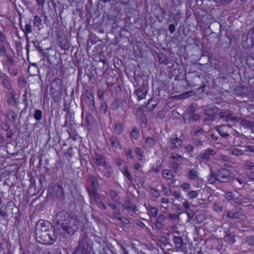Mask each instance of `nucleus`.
<instances>
[{
	"label": "nucleus",
	"instance_id": "obj_60",
	"mask_svg": "<svg viewBox=\"0 0 254 254\" xmlns=\"http://www.w3.org/2000/svg\"><path fill=\"white\" fill-rule=\"evenodd\" d=\"M236 180L240 185H243L244 183V181L240 178H237Z\"/></svg>",
	"mask_w": 254,
	"mask_h": 254
},
{
	"label": "nucleus",
	"instance_id": "obj_41",
	"mask_svg": "<svg viewBox=\"0 0 254 254\" xmlns=\"http://www.w3.org/2000/svg\"><path fill=\"white\" fill-rule=\"evenodd\" d=\"M180 187L184 190H189L190 188V184L188 183H183L180 185Z\"/></svg>",
	"mask_w": 254,
	"mask_h": 254
},
{
	"label": "nucleus",
	"instance_id": "obj_5",
	"mask_svg": "<svg viewBox=\"0 0 254 254\" xmlns=\"http://www.w3.org/2000/svg\"><path fill=\"white\" fill-rule=\"evenodd\" d=\"M50 193L53 197L57 198L59 200H63L64 198V189L60 185L54 186L51 189Z\"/></svg>",
	"mask_w": 254,
	"mask_h": 254
},
{
	"label": "nucleus",
	"instance_id": "obj_61",
	"mask_svg": "<svg viewBox=\"0 0 254 254\" xmlns=\"http://www.w3.org/2000/svg\"><path fill=\"white\" fill-rule=\"evenodd\" d=\"M137 225L142 228H143L144 227H145V224L142 222L140 221L137 223Z\"/></svg>",
	"mask_w": 254,
	"mask_h": 254
},
{
	"label": "nucleus",
	"instance_id": "obj_14",
	"mask_svg": "<svg viewBox=\"0 0 254 254\" xmlns=\"http://www.w3.org/2000/svg\"><path fill=\"white\" fill-rule=\"evenodd\" d=\"M170 142L174 148H178L181 145L182 141L177 137H174L170 139Z\"/></svg>",
	"mask_w": 254,
	"mask_h": 254
},
{
	"label": "nucleus",
	"instance_id": "obj_18",
	"mask_svg": "<svg viewBox=\"0 0 254 254\" xmlns=\"http://www.w3.org/2000/svg\"><path fill=\"white\" fill-rule=\"evenodd\" d=\"M213 209L218 212H221L223 210V206L219 202H215L212 206Z\"/></svg>",
	"mask_w": 254,
	"mask_h": 254
},
{
	"label": "nucleus",
	"instance_id": "obj_37",
	"mask_svg": "<svg viewBox=\"0 0 254 254\" xmlns=\"http://www.w3.org/2000/svg\"><path fill=\"white\" fill-rule=\"evenodd\" d=\"M121 220H120L123 225L124 227H127V225L129 224V220L126 217H123L121 218Z\"/></svg>",
	"mask_w": 254,
	"mask_h": 254
},
{
	"label": "nucleus",
	"instance_id": "obj_45",
	"mask_svg": "<svg viewBox=\"0 0 254 254\" xmlns=\"http://www.w3.org/2000/svg\"><path fill=\"white\" fill-rule=\"evenodd\" d=\"M166 219V216L163 213H160L156 218V220L163 222Z\"/></svg>",
	"mask_w": 254,
	"mask_h": 254
},
{
	"label": "nucleus",
	"instance_id": "obj_21",
	"mask_svg": "<svg viewBox=\"0 0 254 254\" xmlns=\"http://www.w3.org/2000/svg\"><path fill=\"white\" fill-rule=\"evenodd\" d=\"M245 241L249 246L254 247V236H248Z\"/></svg>",
	"mask_w": 254,
	"mask_h": 254
},
{
	"label": "nucleus",
	"instance_id": "obj_31",
	"mask_svg": "<svg viewBox=\"0 0 254 254\" xmlns=\"http://www.w3.org/2000/svg\"><path fill=\"white\" fill-rule=\"evenodd\" d=\"M110 141L111 142V144L113 146V147L115 148H118L120 147V144L119 143L118 140L115 137H112L110 139Z\"/></svg>",
	"mask_w": 254,
	"mask_h": 254
},
{
	"label": "nucleus",
	"instance_id": "obj_7",
	"mask_svg": "<svg viewBox=\"0 0 254 254\" xmlns=\"http://www.w3.org/2000/svg\"><path fill=\"white\" fill-rule=\"evenodd\" d=\"M124 208L127 210L130 209L133 212H136L137 211V208L135 205L132 203L128 197H126L124 200Z\"/></svg>",
	"mask_w": 254,
	"mask_h": 254
},
{
	"label": "nucleus",
	"instance_id": "obj_34",
	"mask_svg": "<svg viewBox=\"0 0 254 254\" xmlns=\"http://www.w3.org/2000/svg\"><path fill=\"white\" fill-rule=\"evenodd\" d=\"M42 114L41 111L37 110L35 111L34 114V118L36 120H40L42 118Z\"/></svg>",
	"mask_w": 254,
	"mask_h": 254
},
{
	"label": "nucleus",
	"instance_id": "obj_51",
	"mask_svg": "<svg viewBox=\"0 0 254 254\" xmlns=\"http://www.w3.org/2000/svg\"><path fill=\"white\" fill-rule=\"evenodd\" d=\"M133 168L135 169V170H138V171H140V169H141V165L139 163H136V164H135L133 166Z\"/></svg>",
	"mask_w": 254,
	"mask_h": 254
},
{
	"label": "nucleus",
	"instance_id": "obj_17",
	"mask_svg": "<svg viewBox=\"0 0 254 254\" xmlns=\"http://www.w3.org/2000/svg\"><path fill=\"white\" fill-rule=\"evenodd\" d=\"M216 181H217L216 174H215L214 172H211V173L208 178V182L210 184H214Z\"/></svg>",
	"mask_w": 254,
	"mask_h": 254
},
{
	"label": "nucleus",
	"instance_id": "obj_9",
	"mask_svg": "<svg viewBox=\"0 0 254 254\" xmlns=\"http://www.w3.org/2000/svg\"><path fill=\"white\" fill-rule=\"evenodd\" d=\"M148 91V87L147 85H144L142 89L138 88L136 92V95L139 100L143 99L146 96V93Z\"/></svg>",
	"mask_w": 254,
	"mask_h": 254
},
{
	"label": "nucleus",
	"instance_id": "obj_22",
	"mask_svg": "<svg viewBox=\"0 0 254 254\" xmlns=\"http://www.w3.org/2000/svg\"><path fill=\"white\" fill-rule=\"evenodd\" d=\"M162 222L156 220L154 222L155 228L159 230H163L165 228V225L162 223Z\"/></svg>",
	"mask_w": 254,
	"mask_h": 254
},
{
	"label": "nucleus",
	"instance_id": "obj_56",
	"mask_svg": "<svg viewBox=\"0 0 254 254\" xmlns=\"http://www.w3.org/2000/svg\"><path fill=\"white\" fill-rule=\"evenodd\" d=\"M169 30L171 33H173L175 31V27L173 25L171 24L169 27Z\"/></svg>",
	"mask_w": 254,
	"mask_h": 254
},
{
	"label": "nucleus",
	"instance_id": "obj_10",
	"mask_svg": "<svg viewBox=\"0 0 254 254\" xmlns=\"http://www.w3.org/2000/svg\"><path fill=\"white\" fill-rule=\"evenodd\" d=\"M108 193L113 202L116 203H120V196L115 190H110Z\"/></svg>",
	"mask_w": 254,
	"mask_h": 254
},
{
	"label": "nucleus",
	"instance_id": "obj_36",
	"mask_svg": "<svg viewBox=\"0 0 254 254\" xmlns=\"http://www.w3.org/2000/svg\"><path fill=\"white\" fill-rule=\"evenodd\" d=\"M170 167L172 169L174 170L175 171H176L179 169L180 165H179L178 163L173 162V161H172L170 163Z\"/></svg>",
	"mask_w": 254,
	"mask_h": 254
},
{
	"label": "nucleus",
	"instance_id": "obj_11",
	"mask_svg": "<svg viewBox=\"0 0 254 254\" xmlns=\"http://www.w3.org/2000/svg\"><path fill=\"white\" fill-rule=\"evenodd\" d=\"M173 242L176 248L182 249L183 247V242L182 239L179 236H174Z\"/></svg>",
	"mask_w": 254,
	"mask_h": 254
},
{
	"label": "nucleus",
	"instance_id": "obj_48",
	"mask_svg": "<svg viewBox=\"0 0 254 254\" xmlns=\"http://www.w3.org/2000/svg\"><path fill=\"white\" fill-rule=\"evenodd\" d=\"M226 120L229 122L232 121L233 124H235L236 119L231 117V115H228Z\"/></svg>",
	"mask_w": 254,
	"mask_h": 254
},
{
	"label": "nucleus",
	"instance_id": "obj_1",
	"mask_svg": "<svg viewBox=\"0 0 254 254\" xmlns=\"http://www.w3.org/2000/svg\"><path fill=\"white\" fill-rule=\"evenodd\" d=\"M35 233L37 242L42 244L52 245L57 239L51 224L44 220H40L37 223Z\"/></svg>",
	"mask_w": 254,
	"mask_h": 254
},
{
	"label": "nucleus",
	"instance_id": "obj_23",
	"mask_svg": "<svg viewBox=\"0 0 254 254\" xmlns=\"http://www.w3.org/2000/svg\"><path fill=\"white\" fill-rule=\"evenodd\" d=\"M158 211V209L156 207L153 206V207L151 208L148 214L151 217H155L157 216Z\"/></svg>",
	"mask_w": 254,
	"mask_h": 254
},
{
	"label": "nucleus",
	"instance_id": "obj_44",
	"mask_svg": "<svg viewBox=\"0 0 254 254\" xmlns=\"http://www.w3.org/2000/svg\"><path fill=\"white\" fill-rule=\"evenodd\" d=\"M146 144L149 146H152L154 144L155 141L151 137H149L147 138L146 140Z\"/></svg>",
	"mask_w": 254,
	"mask_h": 254
},
{
	"label": "nucleus",
	"instance_id": "obj_16",
	"mask_svg": "<svg viewBox=\"0 0 254 254\" xmlns=\"http://www.w3.org/2000/svg\"><path fill=\"white\" fill-rule=\"evenodd\" d=\"M227 216L230 217L232 219H240L241 217V214L238 211H236L234 212H227Z\"/></svg>",
	"mask_w": 254,
	"mask_h": 254
},
{
	"label": "nucleus",
	"instance_id": "obj_27",
	"mask_svg": "<svg viewBox=\"0 0 254 254\" xmlns=\"http://www.w3.org/2000/svg\"><path fill=\"white\" fill-rule=\"evenodd\" d=\"M198 195L197 191L192 190L188 191V196L190 199H193L197 197Z\"/></svg>",
	"mask_w": 254,
	"mask_h": 254
},
{
	"label": "nucleus",
	"instance_id": "obj_59",
	"mask_svg": "<svg viewBox=\"0 0 254 254\" xmlns=\"http://www.w3.org/2000/svg\"><path fill=\"white\" fill-rule=\"evenodd\" d=\"M115 129L116 130H118V132L121 131V126L120 124L116 125Z\"/></svg>",
	"mask_w": 254,
	"mask_h": 254
},
{
	"label": "nucleus",
	"instance_id": "obj_47",
	"mask_svg": "<svg viewBox=\"0 0 254 254\" xmlns=\"http://www.w3.org/2000/svg\"><path fill=\"white\" fill-rule=\"evenodd\" d=\"M98 207L103 209L104 210H106L107 209V206L102 202L101 201L98 204H97Z\"/></svg>",
	"mask_w": 254,
	"mask_h": 254
},
{
	"label": "nucleus",
	"instance_id": "obj_43",
	"mask_svg": "<svg viewBox=\"0 0 254 254\" xmlns=\"http://www.w3.org/2000/svg\"><path fill=\"white\" fill-rule=\"evenodd\" d=\"M108 205L113 210H116L117 208V205L115 202H112L110 201L108 202Z\"/></svg>",
	"mask_w": 254,
	"mask_h": 254
},
{
	"label": "nucleus",
	"instance_id": "obj_12",
	"mask_svg": "<svg viewBox=\"0 0 254 254\" xmlns=\"http://www.w3.org/2000/svg\"><path fill=\"white\" fill-rule=\"evenodd\" d=\"M122 172L124 175L127 178V179L130 182L132 181V178L130 173L128 171L127 167L124 166L123 168Z\"/></svg>",
	"mask_w": 254,
	"mask_h": 254
},
{
	"label": "nucleus",
	"instance_id": "obj_42",
	"mask_svg": "<svg viewBox=\"0 0 254 254\" xmlns=\"http://www.w3.org/2000/svg\"><path fill=\"white\" fill-rule=\"evenodd\" d=\"M151 190L152 194L154 197H158L160 196V192L157 190L153 188H151Z\"/></svg>",
	"mask_w": 254,
	"mask_h": 254
},
{
	"label": "nucleus",
	"instance_id": "obj_52",
	"mask_svg": "<svg viewBox=\"0 0 254 254\" xmlns=\"http://www.w3.org/2000/svg\"><path fill=\"white\" fill-rule=\"evenodd\" d=\"M248 178L254 181V171L250 173L248 175Z\"/></svg>",
	"mask_w": 254,
	"mask_h": 254
},
{
	"label": "nucleus",
	"instance_id": "obj_13",
	"mask_svg": "<svg viewBox=\"0 0 254 254\" xmlns=\"http://www.w3.org/2000/svg\"><path fill=\"white\" fill-rule=\"evenodd\" d=\"M89 181L91 183L92 187L90 189H95L97 190L98 188V182L97 179L94 176H91L89 178Z\"/></svg>",
	"mask_w": 254,
	"mask_h": 254
},
{
	"label": "nucleus",
	"instance_id": "obj_15",
	"mask_svg": "<svg viewBox=\"0 0 254 254\" xmlns=\"http://www.w3.org/2000/svg\"><path fill=\"white\" fill-rule=\"evenodd\" d=\"M215 154V152L210 149H208L205 150L204 155L202 157V159H208V158L210 157L211 156H213Z\"/></svg>",
	"mask_w": 254,
	"mask_h": 254
},
{
	"label": "nucleus",
	"instance_id": "obj_58",
	"mask_svg": "<svg viewBox=\"0 0 254 254\" xmlns=\"http://www.w3.org/2000/svg\"><path fill=\"white\" fill-rule=\"evenodd\" d=\"M144 206L146 207V208L147 209V210L148 211V213L151 210V208L153 207V206H151V205H150L149 204H145Z\"/></svg>",
	"mask_w": 254,
	"mask_h": 254
},
{
	"label": "nucleus",
	"instance_id": "obj_57",
	"mask_svg": "<svg viewBox=\"0 0 254 254\" xmlns=\"http://www.w3.org/2000/svg\"><path fill=\"white\" fill-rule=\"evenodd\" d=\"M185 149L188 151H191L193 150V147L191 145H188L185 147Z\"/></svg>",
	"mask_w": 254,
	"mask_h": 254
},
{
	"label": "nucleus",
	"instance_id": "obj_40",
	"mask_svg": "<svg viewBox=\"0 0 254 254\" xmlns=\"http://www.w3.org/2000/svg\"><path fill=\"white\" fill-rule=\"evenodd\" d=\"M34 24L37 26H39L41 24V19L37 16L34 17Z\"/></svg>",
	"mask_w": 254,
	"mask_h": 254
},
{
	"label": "nucleus",
	"instance_id": "obj_49",
	"mask_svg": "<svg viewBox=\"0 0 254 254\" xmlns=\"http://www.w3.org/2000/svg\"><path fill=\"white\" fill-rule=\"evenodd\" d=\"M183 205L185 207L186 209L187 210V211L189 210L190 209V203L188 201H185L183 203Z\"/></svg>",
	"mask_w": 254,
	"mask_h": 254
},
{
	"label": "nucleus",
	"instance_id": "obj_35",
	"mask_svg": "<svg viewBox=\"0 0 254 254\" xmlns=\"http://www.w3.org/2000/svg\"><path fill=\"white\" fill-rule=\"evenodd\" d=\"M113 215L119 220H121V218L124 217L119 211L113 212Z\"/></svg>",
	"mask_w": 254,
	"mask_h": 254
},
{
	"label": "nucleus",
	"instance_id": "obj_33",
	"mask_svg": "<svg viewBox=\"0 0 254 254\" xmlns=\"http://www.w3.org/2000/svg\"><path fill=\"white\" fill-rule=\"evenodd\" d=\"M162 191L167 196L170 195L172 191L170 189H168L165 185H162Z\"/></svg>",
	"mask_w": 254,
	"mask_h": 254
},
{
	"label": "nucleus",
	"instance_id": "obj_32",
	"mask_svg": "<svg viewBox=\"0 0 254 254\" xmlns=\"http://www.w3.org/2000/svg\"><path fill=\"white\" fill-rule=\"evenodd\" d=\"M225 198L228 200H232L235 199V196L231 191H227L225 193Z\"/></svg>",
	"mask_w": 254,
	"mask_h": 254
},
{
	"label": "nucleus",
	"instance_id": "obj_46",
	"mask_svg": "<svg viewBox=\"0 0 254 254\" xmlns=\"http://www.w3.org/2000/svg\"><path fill=\"white\" fill-rule=\"evenodd\" d=\"M169 218L172 220H175L179 218V215L176 214L170 213L168 215Z\"/></svg>",
	"mask_w": 254,
	"mask_h": 254
},
{
	"label": "nucleus",
	"instance_id": "obj_63",
	"mask_svg": "<svg viewBox=\"0 0 254 254\" xmlns=\"http://www.w3.org/2000/svg\"><path fill=\"white\" fill-rule=\"evenodd\" d=\"M220 132V135L223 136H225L228 135V134L227 133H225V132L221 133L220 132Z\"/></svg>",
	"mask_w": 254,
	"mask_h": 254
},
{
	"label": "nucleus",
	"instance_id": "obj_38",
	"mask_svg": "<svg viewBox=\"0 0 254 254\" xmlns=\"http://www.w3.org/2000/svg\"><path fill=\"white\" fill-rule=\"evenodd\" d=\"M131 136L134 139H137L139 136L138 130L136 128L133 129L131 132Z\"/></svg>",
	"mask_w": 254,
	"mask_h": 254
},
{
	"label": "nucleus",
	"instance_id": "obj_53",
	"mask_svg": "<svg viewBox=\"0 0 254 254\" xmlns=\"http://www.w3.org/2000/svg\"><path fill=\"white\" fill-rule=\"evenodd\" d=\"M25 30L27 32V33H30L31 32L30 25L27 24L25 26Z\"/></svg>",
	"mask_w": 254,
	"mask_h": 254
},
{
	"label": "nucleus",
	"instance_id": "obj_30",
	"mask_svg": "<svg viewBox=\"0 0 254 254\" xmlns=\"http://www.w3.org/2000/svg\"><path fill=\"white\" fill-rule=\"evenodd\" d=\"M163 163V161L160 162V161H158V163L156 164V167H153V170L154 172L156 173H159L160 172L162 169V164Z\"/></svg>",
	"mask_w": 254,
	"mask_h": 254
},
{
	"label": "nucleus",
	"instance_id": "obj_25",
	"mask_svg": "<svg viewBox=\"0 0 254 254\" xmlns=\"http://www.w3.org/2000/svg\"><path fill=\"white\" fill-rule=\"evenodd\" d=\"M244 168L247 170H253L254 169V163L250 162V161H246L244 165Z\"/></svg>",
	"mask_w": 254,
	"mask_h": 254
},
{
	"label": "nucleus",
	"instance_id": "obj_2",
	"mask_svg": "<svg viewBox=\"0 0 254 254\" xmlns=\"http://www.w3.org/2000/svg\"><path fill=\"white\" fill-rule=\"evenodd\" d=\"M54 222L56 226H61L70 235H73L77 230L79 224V221L75 217L63 210L57 213Z\"/></svg>",
	"mask_w": 254,
	"mask_h": 254
},
{
	"label": "nucleus",
	"instance_id": "obj_28",
	"mask_svg": "<svg viewBox=\"0 0 254 254\" xmlns=\"http://www.w3.org/2000/svg\"><path fill=\"white\" fill-rule=\"evenodd\" d=\"M187 176L190 179L193 180L196 177L197 172L194 170H190Z\"/></svg>",
	"mask_w": 254,
	"mask_h": 254
},
{
	"label": "nucleus",
	"instance_id": "obj_54",
	"mask_svg": "<svg viewBox=\"0 0 254 254\" xmlns=\"http://www.w3.org/2000/svg\"><path fill=\"white\" fill-rule=\"evenodd\" d=\"M176 198H180V194L179 192L175 191L174 192L171 193Z\"/></svg>",
	"mask_w": 254,
	"mask_h": 254
},
{
	"label": "nucleus",
	"instance_id": "obj_24",
	"mask_svg": "<svg viewBox=\"0 0 254 254\" xmlns=\"http://www.w3.org/2000/svg\"><path fill=\"white\" fill-rule=\"evenodd\" d=\"M157 103L154 102L153 99H151L149 101L148 104H147L146 107L150 110H152L154 109Z\"/></svg>",
	"mask_w": 254,
	"mask_h": 254
},
{
	"label": "nucleus",
	"instance_id": "obj_50",
	"mask_svg": "<svg viewBox=\"0 0 254 254\" xmlns=\"http://www.w3.org/2000/svg\"><path fill=\"white\" fill-rule=\"evenodd\" d=\"M0 215L2 217H5L7 215V212L4 210L2 209L0 207Z\"/></svg>",
	"mask_w": 254,
	"mask_h": 254
},
{
	"label": "nucleus",
	"instance_id": "obj_64",
	"mask_svg": "<svg viewBox=\"0 0 254 254\" xmlns=\"http://www.w3.org/2000/svg\"><path fill=\"white\" fill-rule=\"evenodd\" d=\"M116 204L117 205V206H118L119 207H123L124 206V205H122V204L121 203V202L120 201V203H116Z\"/></svg>",
	"mask_w": 254,
	"mask_h": 254
},
{
	"label": "nucleus",
	"instance_id": "obj_3",
	"mask_svg": "<svg viewBox=\"0 0 254 254\" xmlns=\"http://www.w3.org/2000/svg\"><path fill=\"white\" fill-rule=\"evenodd\" d=\"M92 241L88 238L87 233L81 234L78 244L76 248L78 251L83 252L90 254L92 249Z\"/></svg>",
	"mask_w": 254,
	"mask_h": 254
},
{
	"label": "nucleus",
	"instance_id": "obj_20",
	"mask_svg": "<svg viewBox=\"0 0 254 254\" xmlns=\"http://www.w3.org/2000/svg\"><path fill=\"white\" fill-rule=\"evenodd\" d=\"M163 177L167 180H171L173 178L172 172L168 170H164L163 172Z\"/></svg>",
	"mask_w": 254,
	"mask_h": 254
},
{
	"label": "nucleus",
	"instance_id": "obj_19",
	"mask_svg": "<svg viewBox=\"0 0 254 254\" xmlns=\"http://www.w3.org/2000/svg\"><path fill=\"white\" fill-rule=\"evenodd\" d=\"M90 163H95L97 165L105 166L107 168V163L105 160H89Z\"/></svg>",
	"mask_w": 254,
	"mask_h": 254
},
{
	"label": "nucleus",
	"instance_id": "obj_26",
	"mask_svg": "<svg viewBox=\"0 0 254 254\" xmlns=\"http://www.w3.org/2000/svg\"><path fill=\"white\" fill-rule=\"evenodd\" d=\"M205 219V216L202 214H198L195 217V220L197 224H201Z\"/></svg>",
	"mask_w": 254,
	"mask_h": 254
},
{
	"label": "nucleus",
	"instance_id": "obj_4",
	"mask_svg": "<svg viewBox=\"0 0 254 254\" xmlns=\"http://www.w3.org/2000/svg\"><path fill=\"white\" fill-rule=\"evenodd\" d=\"M217 181L221 183H230L234 180V174L226 169L219 170L216 173Z\"/></svg>",
	"mask_w": 254,
	"mask_h": 254
},
{
	"label": "nucleus",
	"instance_id": "obj_29",
	"mask_svg": "<svg viewBox=\"0 0 254 254\" xmlns=\"http://www.w3.org/2000/svg\"><path fill=\"white\" fill-rule=\"evenodd\" d=\"M186 214L188 216L187 221L188 222H190L193 219V217L194 216L193 211L192 210L190 209L189 210L186 212Z\"/></svg>",
	"mask_w": 254,
	"mask_h": 254
},
{
	"label": "nucleus",
	"instance_id": "obj_62",
	"mask_svg": "<svg viewBox=\"0 0 254 254\" xmlns=\"http://www.w3.org/2000/svg\"><path fill=\"white\" fill-rule=\"evenodd\" d=\"M196 144L198 146H200L202 144V143L201 141H197Z\"/></svg>",
	"mask_w": 254,
	"mask_h": 254
},
{
	"label": "nucleus",
	"instance_id": "obj_39",
	"mask_svg": "<svg viewBox=\"0 0 254 254\" xmlns=\"http://www.w3.org/2000/svg\"><path fill=\"white\" fill-rule=\"evenodd\" d=\"M134 152L136 154V157H143L142 153L143 151L140 148H135L134 150Z\"/></svg>",
	"mask_w": 254,
	"mask_h": 254
},
{
	"label": "nucleus",
	"instance_id": "obj_6",
	"mask_svg": "<svg viewBox=\"0 0 254 254\" xmlns=\"http://www.w3.org/2000/svg\"><path fill=\"white\" fill-rule=\"evenodd\" d=\"M87 190L89 196L90 197L94 199L96 204L102 201L101 196L97 192V190H95V189H89V188L87 189Z\"/></svg>",
	"mask_w": 254,
	"mask_h": 254
},
{
	"label": "nucleus",
	"instance_id": "obj_8",
	"mask_svg": "<svg viewBox=\"0 0 254 254\" xmlns=\"http://www.w3.org/2000/svg\"><path fill=\"white\" fill-rule=\"evenodd\" d=\"M224 233L225 234L224 238V242L231 245L236 242L235 235H232L229 231H224Z\"/></svg>",
	"mask_w": 254,
	"mask_h": 254
},
{
	"label": "nucleus",
	"instance_id": "obj_55",
	"mask_svg": "<svg viewBox=\"0 0 254 254\" xmlns=\"http://www.w3.org/2000/svg\"><path fill=\"white\" fill-rule=\"evenodd\" d=\"M161 202L163 203H168L169 202V200L167 198L163 197L161 198Z\"/></svg>",
	"mask_w": 254,
	"mask_h": 254
}]
</instances>
